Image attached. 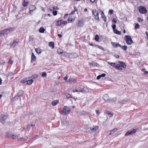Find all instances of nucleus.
Wrapping results in <instances>:
<instances>
[{
	"label": "nucleus",
	"mask_w": 148,
	"mask_h": 148,
	"mask_svg": "<svg viewBox=\"0 0 148 148\" xmlns=\"http://www.w3.org/2000/svg\"><path fill=\"white\" fill-rule=\"evenodd\" d=\"M70 111V109L69 107L67 106H64L63 107L62 110L60 114L64 115H67L69 114Z\"/></svg>",
	"instance_id": "nucleus-1"
},
{
	"label": "nucleus",
	"mask_w": 148,
	"mask_h": 148,
	"mask_svg": "<svg viewBox=\"0 0 148 148\" xmlns=\"http://www.w3.org/2000/svg\"><path fill=\"white\" fill-rule=\"evenodd\" d=\"M8 117L7 113H4L1 114L0 115V121L2 123H3L7 119Z\"/></svg>",
	"instance_id": "nucleus-2"
},
{
	"label": "nucleus",
	"mask_w": 148,
	"mask_h": 148,
	"mask_svg": "<svg viewBox=\"0 0 148 148\" xmlns=\"http://www.w3.org/2000/svg\"><path fill=\"white\" fill-rule=\"evenodd\" d=\"M13 30V29L11 28L1 31H0V36H1L5 34H8Z\"/></svg>",
	"instance_id": "nucleus-3"
},
{
	"label": "nucleus",
	"mask_w": 148,
	"mask_h": 148,
	"mask_svg": "<svg viewBox=\"0 0 148 148\" xmlns=\"http://www.w3.org/2000/svg\"><path fill=\"white\" fill-rule=\"evenodd\" d=\"M124 39L127 43L129 45H131L133 42V40L130 36H125L124 37Z\"/></svg>",
	"instance_id": "nucleus-4"
},
{
	"label": "nucleus",
	"mask_w": 148,
	"mask_h": 148,
	"mask_svg": "<svg viewBox=\"0 0 148 148\" xmlns=\"http://www.w3.org/2000/svg\"><path fill=\"white\" fill-rule=\"evenodd\" d=\"M139 11L141 14H146L147 12L146 8L145 7L142 6L139 7Z\"/></svg>",
	"instance_id": "nucleus-5"
},
{
	"label": "nucleus",
	"mask_w": 148,
	"mask_h": 148,
	"mask_svg": "<svg viewBox=\"0 0 148 148\" xmlns=\"http://www.w3.org/2000/svg\"><path fill=\"white\" fill-rule=\"evenodd\" d=\"M92 13L94 15L95 18L99 20L98 11L96 10H94L92 11Z\"/></svg>",
	"instance_id": "nucleus-6"
},
{
	"label": "nucleus",
	"mask_w": 148,
	"mask_h": 148,
	"mask_svg": "<svg viewBox=\"0 0 148 148\" xmlns=\"http://www.w3.org/2000/svg\"><path fill=\"white\" fill-rule=\"evenodd\" d=\"M137 130V129H134L133 130H128L125 134V136H127L129 135L130 134H132L134 133L135 132H136Z\"/></svg>",
	"instance_id": "nucleus-7"
},
{
	"label": "nucleus",
	"mask_w": 148,
	"mask_h": 148,
	"mask_svg": "<svg viewBox=\"0 0 148 148\" xmlns=\"http://www.w3.org/2000/svg\"><path fill=\"white\" fill-rule=\"evenodd\" d=\"M76 79L75 78H70L67 81L70 84H74L77 82Z\"/></svg>",
	"instance_id": "nucleus-8"
},
{
	"label": "nucleus",
	"mask_w": 148,
	"mask_h": 148,
	"mask_svg": "<svg viewBox=\"0 0 148 148\" xmlns=\"http://www.w3.org/2000/svg\"><path fill=\"white\" fill-rule=\"evenodd\" d=\"M99 128V127L97 126H93L92 127H90V129L91 131L92 132H95L96 130H98Z\"/></svg>",
	"instance_id": "nucleus-9"
},
{
	"label": "nucleus",
	"mask_w": 148,
	"mask_h": 148,
	"mask_svg": "<svg viewBox=\"0 0 148 148\" xmlns=\"http://www.w3.org/2000/svg\"><path fill=\"white\" fill-rule=\"evenodd\" d=\"M28 138V137L25 136L22 138H18V141H24L26 140Z\"/></svg>",
	"instance_id": "nucleus-10"
},
{
	"label": "nucleus",
	"mask_w": 148,
	"mask_h": 148,
	"mask_svg": "<svg viewBox=\"0 0 148 148\" xmlns=\"http://www.w3.org/2000/svg\"><path fill=\"white\" fill-rule=\"evenodd\" d=\"M7 136L8 137L11 138L13 139H14L15 138L18 137V136L17 135H12L10 134H8Z\"/></svg>",
	"instance_id": "nucleus-11"
},
{
	"label": "nucleus",
	"mask_w": 148,
	"mask_h": 148,
	"mask_svg": "<svg viewBox=\"0 0 148 148\" xmlns=\"http://www.w3.org/2000/svg\"><path fill=\"white\" fill-rule=\"evenodd\" d=\"M36 57L34 55V53H32L31 62H33L35 61L36 60Z\"/></svg>",
	"instance_id": "nucleus-12"
},
{
	"label": "nucleus",
	"mask_w": 148,
	"mask_h": 148,
	"mask_svg": "<svg viewBox=\"0 0 148 148\" xmlns=\"http://www.w3.org/2000/svg\"><path fill=\"white\" fill-rule=\"evenodd\" d=\"M112 44L113 46L114 47H116L117 46L121 47V45H120L119 43L117 42H112Z\"/></svg>",
	"instance_id": "nucleus-13"
},
{
	"label": "nucleus",
	"mask_w": 148,
	"mask_h": 148,
	"mask_svg": "<svg viewBox=\"0 0 148 148\" xmlns=\"http://www.w3.org/2000/svg\"><path fill=\"white\" fill-rule=\"evenodd\" d=\"M84 24V23L82 20H80L79 21L78 23L77 24V25L78 27H81Z\"/></svg>",
	"instance_id": "nucleus-14"
},
{
	"label": "nucleus",
	"mask_w": 148,
	"mask_h": 148,
	"mask_svg": "<svg viewBox=\"0 0 148 148\" xmlns=\"http://www.w3.org/2000/svg\"><path fill=\"white\" fill-rule=\"evenodd\" d=\"M36 8L34 5H32L30 6L29 7V10L33 11L36 9Z\"/></svg>",
	"instance_id": "nucleus-15"
},
{
	"label": "nucleus",
	"mask_w": 148,
	"mask_h": 148,
	"mask_svg": "<svg viewBox=\"0 0 148 148\" xmlns=\"http://www.w3.org/2000/svg\"><path fill=\"white\" fill-rule=\"evenodd\" d=\"M109 96L108 94H105L103 96V99L104 100L108 101L109 100Z\"/></svg>",
	"instance_id": "nucleus-16"
},
{
	"label": "nucleus",
	"mask_w": 148,
	"mask_h": 148,
	"mask_svg": "<svg viewBox=\"0 0 148 148\" xmlns=\"http://www.w3.org/2000/svg\"><path fill=\"white\" fill-rule=\"evenodd\" d=\"M118 63L120 66H122V67H123L124 68H126V65L124 63H123V62L121 61H119Z\"/></svg>",
	"instance_id": "nucleus-17"
},
{
	"label": "nucleus",
	"mask_w": 148,
	"mask_h": 148,
	"mask_svg": "<svg viewBox=\"0 0 148 148\" xmlns=\"http://www.w3.org/2000/svg\"><path fill=\"white\" fill-rule=\"evenodd\" d=\"M49 45L51 48L53 49L54 46V43L53 42H50L49 43Z\"/></svg>",
	"instance_id": "nucleus-18"
},
{
	"label": "nucleus",
	"mask_w": 148,
	"mask_h": 148,
	"mask_svg": "<svg viewBox=\"0 0 148 148\" xmlns=\"http://www.w3.org/2000/svg\"><path fill=\"white\" fill-rule=\"evenodd\" d=\"M59 102V101L58 100H56L53 101L51 104L53 106H56L57 105Z\"/></svg>",
	"instance_id": "nucleus-19"
},
{
	"label": "nucleus",
	"mask_w": 148,
	"mask_h": 148,
	"mask_svg": "<svg viewBox=\"0 0 148 148\" xmlns=\"http://www.w3.org/2000/svg\"><path fill=\"white\" fill-rule=\"evenodd\" d=\"M117 130V128H115L111 130L110 131V135H111L113 134L114 132H116Z\"/></svg>",
	"instance_id": "nucleus-20"
},
{
	"label": "nucleus",
	"mask_w": 148,
	"mask_h": 148,
	"mask_svg": "<svg viewBox=\"0 0 148 148\" xmlns=\"http://www.w3.org/2000/svg\"><path fill=\"white\" fill-rule=\"evenodd\" d=\"M89 64L90 66H98V64L95 62H92V63H90Z\"/></svg>",
	"instance_id": "nucleus-21"
},
{
	"label": "nucleus",
	"mask_w": 148,
	"mask_h": 148,
	"mask_svg": "<svg viewBox=\"0 0 148 148\" xmlns=\"http://www.w3.org/2000/svg\"><path fill=\"white\" fill-rule=\"evenodd\" d=\"M23 92L22 90H20L18 94L17 95V97H21L22 95L23 94Z\"/></svg>",
	"instance_id": "nucleus-22"
},
{
	"label": "nucleus",
	"mask_w": 148,
	"mask_h": 148,
	"mask_svg": "<svg viewBox=\"0 0 148 148\" xmlns=\"http://www.w3.org/2000/svg\"><path fill=\"white\" fill-rule=\"evenodd\" d=\"M18 42H14L11 45V47H14L16 46L18 44Z\"/></svg>",
	"instance_id": "nucleus-23"
},
{
	"label": "nucleus",
	"mask_w": 148,
	"mask_h": 148,
	"mask_svg": "<svg viewBox=\"0 0 148 148\" xmlns=\"http://www.w3.org/2000/svg\"><path fill=\"white\" fill-rule=\"evenodd\" d=\"M115 68L119 70H122V66H120V64H117L115 65Z\"/></svg>",
	"instance_id": "nucleus-24"
},
{
	"label": "nucleus",
	"mask_w": 148,
	"mask_h": 148,
	"mask_svg": "<svg viewBox=\"0 0 148 148\" xmlns=\"http://www.w3.org/2000/svg\"><path fill=\"white\" fill-rule=\"evenodd\" d=\"M116 100V98L114 97V98L110 97L109 98V100L108 102L112 101H115Z\"/></svg>",
	"instance_id": "nucleus-25"
},
{
	"label": "nucleus",
	"mask_w": 148,
	"mask_h": 148,
	"mask_svg": "<svg viewBox=\"0 0 148 148\" xmlns=\"http://www.w3.org/2000/svg\"><path fill=\"white\" fill-rule=\"evenodd\" d=\"M45 31V29L42 27H40L39 29V32L41 33H43Z\"/></svg>",
	"instance_id": "nucleus-26"
},
{
	"label": "nucleus",
	"mask_w": 148,
	"mask_h": 148,
	"mask_svg": "<svg viewBox=\"0 0 148 148\" xmlns=\"http://www.w3.org/2000/svg\"><path fill=\"white\" fill-rule=\"evenodd\" d=\"M29 3V2L28 1L26 2L25 1V0H24V1H23V5L24 7H26L27 5Z\"/></svg>",
	"instance_id": "nucleus-27"
},
{
	"label": "nucleus",
	"mask_w": 148,
	"mask_h": 148,
	"mask_svg": "<svg viewBox=\"0 0 148 148\" xmlns=\"http://www.w3.org/2000/svg\"><path fill=\"white\" fill-rule=\"evenodd\" d=\"M77 8H76V7H74V10L73 11H72L71 13H70V14H74L75 13V11H77Z\"/></svg>",
	"instance_id": "nucleus-28"
},
{
	"label": "nucleus",
	"mask_w": 148,
	"mask_h": 148,
	"mask_svg": "<svg viewBox=\"0 0 148 148\" xmlns=\"http://www.w3.org/2000/svg\"><path fill=\"white\" fill-rule=\"evenodd\" d=\"M62 24V21L58 20L57 21L56 23V26H59L60 25Z\"/></svg>",
	"instance_id": "nucleus-29"
},
{
	"label": "nucleus",
	"mask_w": 148,
	"mask_h": 148,
	"mask_svg": "<svg viewBox=\"0 0 148 148\" xmlns=\"http://www.w3.org/2000/svg\"><path fill=\"white\" fill-rule=\"evenodd\" d=\"M33 79H30L28 80L27 82V84L28 85H30L33 82Z\"/></svg>",
	"instance_id": "nucleus-30"
},
{
	"label": "nucleus",
	"mask_w": 148,
	"mask_h": 148,
	"mask_svg": "<svg viewBox=\"0 0 148 148\" xmlns=\"http://www.w3.org/2000/svg\"><path fill=\"white\" fill-rule=\"evenodd\" d=\"M35 50L37 53L40 54L41 53V49H40L36 48Z\"/></svg>",
	"instance_id": "nucleus-31"
},
{
	"label": "nucleus",
	"mask_w": 148,
	"mask_h": 148,
	"mask_svg": "<svg viewBox=\"0 0 148 148\" xmlns=\"http://www.w3.org/2000/svg\"><path fill=\"white\" fill-rule=\"evenodd\" d=\"M108 64L110 65L111 66L114 67H115V65H116V64L115 63L110 62H108Z\"/></svg>",
	"instance_id": "nucleus-32"
},
{
	"label": "nucleus",
	"mask_w": 148,
	"mask_h": 148,
	"mask_svg": "<svg viewBox=\"0 0 148 148\" xmlns=\"http://www.w3.org/2000/svg\"><path fill=\"white\" fill-rule=\"evenodd\" d=\"M58 8L57 7L55 6L54 7H51L50 8V10L51 11H53L54 10H58Z\"/></svg>",
	"instance_id": "nucleus-33"
},
{
	"label": "nucleus",
	"mask_w": 148,
	"mask_h": 148,
	"mask_svg": "<svg viewBox=\"0 0 148 148\" xmlns=\"http://www.w3.org/2000/svg\"><path fill=\"white\" fill-rule=\"evenodd\" d=\"M66 96L67 99L71 98L73 97L72 96H71V95L69 94H66Z\"/></svg>",
	"instance_id": "nucleus-34"
},
{
	"label": "nucleus",
	"mask_w": 148,
	"mask_h": 148,
	"mask_svg": "<svg viewBox=\"0 0 148 148\" xmlns=\"http://www.w3.org/2000/svg\"><path fill=\"white\" fill-rule=\"evenodd\" d=\"M114 33L118 34H121V32L119 31L116 29L114 30Z\"/></svg>",
	"instance_id": "nucleus-35"
},
{
	"label": "nucleus",
	"mask_w": 148,
	"mask_h": 148,
	"mask_svg": "<svg viewBox=\"0 0 148 148\" xmlns=\"http://www.w3.org/2000/svg\"><path fill=\"white\" fill-rule=\"evenodd\" d=\"M99 37L98 35H96L95 38V40L97 41H98L99 40Z\"/></svg>",
	"instance_id": "nucleus-36"
},
{
	"label": "nucleus",
	"mask_w": 148,
	"mask_h": 148,
	"mask_svg": "<svg viewBox=\"0 0 148 148\" xmlns=\"http://www.w3.org/2000/svg\"><path fill=\"white\" fill-rule=\"evenodd\" d=\"M58 52L59 54L62 53L63 51L60 49H58Z\"/></svg>",
	"instance_id": "nucleus-37"
},
{
	"label": "nucleus",
	"mask_w": 148,
	"mask_h": 148,
	"mask_svg": "<svg viewBox=\"0 0 148 148\" xmlns=\"http://www.w3.org/2000/svg\"><path fill=\"white\" fill-rule=\"evenodd\" d=\"M107 114L108 116L110 117H112L113 115L112 113L110 112H108Z\"/></svg>",
	"instance_id": "nucleus-38"
},
{
	"label": "nucleus",
	"mask_w": 148,
	"mask_h": 148,
	"mask_svg": "<svg viewBox=\"0 0 148 148\" xmlns=\"http://www.w3.org/2000/svg\"><path fill=\"white\" fill-rule=\"evenodd\" d=\"M96 46L99 49H101L103 51L104 50V48H103L102 47H101V46H99L98 45H96Z\"/></svg>",
	"instance_id": "nucleus-39"
},
{
	"label": "nucleus",
	"mask_w": 148,
	"mask_h": 148,
	"mask_svg": "<svg viewBox=\"0 0 148 148\" xmlns=\"http://www.w3.org/2000/svg\"><path fill=\"white\" fill-rule=\"evenodd\" d=\"M121 47H122V49L124 50H126L127 49V47L126 45H124L122 47L121 46Z\"/></svg>",
	"instance_id": "nucleus-40"
},
{
	"label": "nucleus",
	"mask_w": 148,
	"mask_h": 148,
	"mask_svg": "<svg viewBox=\"0 0 148 148\" xmlns=\"http://www.w3.org/2000/svg\"><path fill=\"white\" fill-rule=\"evenodd\" d=\"M47 76V74L45 72H44L42 73V77H46Z\"/></svg>",
	"instance_id": "nucleus-41"
},
{
	"label": "nucleus",
	"mask_w": 148,
	"mask_h": 148,
	"mask_svg": "<svg viewBox=\"0 0 148 148\" xmlns=\"http://www.w3.org/2000/svg\"><path fill=\"white\" fill-rule=\"evenodd\" d=\"M5 61L4 60H2L0 61V65H4L5 64Z\"/></svg>",
	"instance_id": "nucleus-42"
},
{
	"label": "nucleus",
	"mask_w": 148,
	"mask_h": 148,
	"mask_svg": "<svg viewBox=\"0 0 148 148\" xmlns=\"http://www.w3.org/2000/svg\"><path fill=\"white\" fill-rule=\"evenodd\" d=\"M73 92H82V90H78L75 89L73 90Z\"/></svg>",
	"instance_id": "nucleus-43"
},
{
	"label": "nucleus",
	"mask_w": 148,
	"mask_h": 148,
	"mask_svg": "<svg viewBox=\"0 0 148 148\" xmlns=\"http://www.w3.org/2000/svg\"><path fill=\"white\" fill-rule=\"evenodd\" d=\"M37 77H38V75L36 74H35V75H33L31 76V77L32 79L37 78Z\"/></svg>",
	"instance_id": "nucleus-44"
},
{
	"label": "nucleus",
	"mask_w": 148,
	"mask_h": 148,
	"mask_svg": "<svg viewBox=\"0 0 148 148\" xmlns=\"http://www.w3.org/2000/svg\"><path fill=\"white\" fill-rule=\"evenodd\" d=\"M63 54L65 56H68L69 55V53L66 52H64Z\"/></svg>",
	"instance_id": "nucleus-45"
},
{
	"label": "nucleus",
	"mask_w": 148,
	"mask_h": 148,
	"mask_svg": "<svg viewBox=\"0 0 148 148\" xmlns=\"http://www.w3.org/2000/svg\"><path fill=\"white\" fill-rule=\"evenodd\" d=\"M140 27L139 25L137 23L135 25V28L136 29H138Z\"/></svg>",
	"instance_id": "nucleus-46"
},
{
	"label": "nucleus",
	"mask_w": 148,
	"mask_h": 148,
	"mask_svg": "<svg viewBox=\"0 0 148 148\" xmlns=\"http://www.w3.org/2000/svg\"><path fill=\"white\" fill-rule=\"evenodd\" d=\"M113 12V10H110L109 11V14H112Z\"/></svg>",
	"instance_id": "nucleus-47"
},
{
	"label": "nucleus",
	"mask_w": 148,
	"mask_h": 148,
	"mask_svg": "<svg viewBox=\"0 0 148 148\" xmlns=\"http://www.w3.org/2000/svg\"><path fill=\"white\" fill-rule=\"evenodd\" d=\"M17 97V95L16 96H15L14 97H13L12 99V101H14L15 100H16V99H18V98Z\"/></svg>",
	"instance_id": "nucleus-48"
},
{
	"label": "nucleus",
	"mask_w": 148,
	"mask_h": 148,
	"mask_svg": "<svg viewBox=\"0 0 148 148\" xmlns=\"http://www.w3.org/2000/svg\"><path fill=\"white\" fill-rule=\"evenodd\" d=\"M53 14L54 15H56L57 14V11H53Z\"/></svg>",
	"instance_id": "nucleus-49"
},
{
	"label": "nucleus",
	"mask_w": 148,
	"mask_h": 148,
	"mask_svg": "<svg viewBox=\"0 0 148 148\" xmlns=\"http://www.w3.org/2000/svg\"><path fill=\"white\" fill-rule=\"evenodd\" d=\"M116 26L115 25H112V28L114 31L115 30H116L115 29L116 28Z\"/></svg>",
	"instance_id": "nucleus-50"
},
{
	"label": "nucleus",
	"mask_w": 148,
	"mask_h": 148,
	"mask_svg": "<svg viewBox=\"0 0 148 148\" xmlns=\"http://www.w3.org/2000/svg\"><path fill=\"white\" fill-rule=\"evenodd\" d=\"M13 61H12V60L11 59L9 60V61L8 62V63L10 64H12L13 63Z\"/></svg>",
	"instance_id": "nucleus-51"
},
{
	"label": "nucleus",
	"mask_w": 148,
	"mask_h": 148,
	"mask_svg": "<svg viewBox=\"0 0 148 148\" xmlns=\"http://www.w3.org/2000/svg\"><path fill=\"white\" fill-rule=\"evenodd\" d=\"M27 80H26L23 79L21 81V82L22 83H25L26 82Z\"/></svg>",
	"instance_id": "nucleus-52"
},
{
	"label": "nucleus",
	"mask_w": 148,
	"mask_h": 148,
	"mask_svg": "<svg viewBox=\"0 0 148 148\" xmlns=\"http://www.w3.org/2000/svg\"><path fill=\"white\" fill-rule=\"evenodd\" d=\"M33 38L31 36H30L29 37V41H31L33 40Z\"/></svg>",
	"instance_id": "nucleus-53"
},
{
	"label": "nucleus",
	"mask_w": 148,
	"mask_h": 148,
	"mask_svg": "<svg viewBox=\"0 0 148 148\" xmlns=\"http://www.w3.org/2000/svg\"><path fill=\"white\" fill-rule=\"evenodd\" d=\"M68 21H69V22L71 23L73 21V20H72V18H69V19Z\"/></svg>",
	"instance_id": "nucleus-54"
},
{
	"label": "nucleus",
	"mask_w": 148,
	"mask_h": 148,
	"mask_svg": "<svg viewBox=\"0 0 148 148\" xmlns=\"http://www.w3.org/2000/svg\"><path fill=\"white\" fill-rule=\"evenodd\" d=\"M138 20L139 22L142 21H143L140 17H138Z\"/></svg>",
	"instance_id": "nucleus-55"
},
{
	"label": "nucleus",
	"mask_w": 148,
	"mask_h": 148,
	"mask_svg": "<svg viewBox=\"0 0 148 148\" xmlns=\"http://www.w3.org/2000/svg\"><path fill=\"white\" fill-rule=\"evenodd\" d=\"M112 22L114 23H116L117 22L115 18H114L112 21Z\"/></svg>",
	"instance_id": "nucleus-56"
},
{
	"label": "nucleus",
	"mask_w": 148,
	"mask_h": 148,
	"mask_svg": "<svg viewBox=\"0 0 148 148\" xmlns=\"http://www.w3.org/2000/svg\"><path fill=\"white\" fill-rule=\"evenodd\" d=\"M106 75V74L105 73L102 74L101 75H100V76L101 77H104Z\"/></svg>",
	"instance_id": "nucleus-57"
},
{
	"label": "nucleus",
	"mask_w": 148,
	"mask_h": 148,
	"mask_svg": "<svg viewBox=\"0 0 148 148\" xmlns=\"http://www.w3.org/2000/svg\"><path fill=\"white\" fill-rule=\"evenodd\" d=\"M67 23V21H63L62 22V23L64 24H66Z\"/></svg>",
	"instance_id": "nucleus-58"
},
{
	"label": "nucleus",
	"mask_w": 148,
	"mask_h": 148,
	"mask_svg": "<svg viewBox=\"0 0 148 148\" xmlns=\"http://www.w3.org/2000/svg\"><path fill=\"white\" fill-rule=\"evenodd\" d=\"M101 15L102 18H103V16H104V14L103 12H101Z\"/></svg>",
	"instance_id": "nucleus-59"
},
{
	"label": "nucleus",
	"mask_w": 148,
	"mask_h": 148,
	"mask_svg": "<svg viewBox=\"0 0 148 148\" xmlns=\"http://www.w3.org/2000/svg\"><path fill=\"white\" fill-rule=\"evenodd\" d=\"M96 112L97 114L98 115L99 114V110H96Z\"/></svg>",
	"instance_id": "nucleus-60"
},
{
	"label": "nucleus",
	"mask_w": 148,
	"mask_h": 148,
	"mask_svg": "<svg viewBox=\"0 0 148 148\" xmlns=\"http://www.w3.org/2000/svg\"><path fill=\"white\" fill-rule=\"evenodd\" d=\"M101 76H100V75H98V76H97V79H99L101 78Z\"/></svg>",
	"instance_id": "nucleus-61"
},
{
	"label": "nucleus",
	"mask_w": 148,
	"mask_h": 148,
	"mask_svg": "<svg viewBox=\"0 0 148 148\" xmlns=\"http://www.w3.org/2000/svg\"><path fill=\"white\" fill-rule=\"evenodd\" d=\"M27 127H28L27 126H26V127H24L23 129L22 130V131H23L24 129H25L27 128Z\"/></svg>",
	"instance_id": "nucleus-62"
},
{
	"label": "nucleus",
	"mask_w": 148,
	"mask_h": 148,
	"mask_svg": "<svg viewBox=\"0 0 148 148\" xmlns=\"http://www.w3.org/2000/svg\"><path fill=\"white\" fill-rule=\"evenodd\" d=\"M145 34H146V35L147 36V38H148V33L146 31L145 32Z\"/></svg>",
	"instance_id": "nucleus-63"
},
{
	"label": "nucleus",
	"mask_w": 148,
	"mask_h": 148,
	"mask_svg": "<svg viewBox=\"0 0 148 148\" xmlns=\"http://www.w3.org/2000/svg\"><path fill=\"white\" fill-rule=\"evenodd\" d=\"M67 79H68V77L67 76L65 77L64 78V79L65 80H66Z\"/></svg>",
	"instance_id": "nucleus-64"
}]
</instances>
